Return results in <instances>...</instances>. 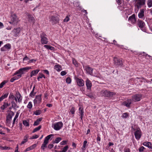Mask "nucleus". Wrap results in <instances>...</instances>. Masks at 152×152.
I'll return each instance as SVG.
<instances>
[{
  "label": "nucleus",
  "mask_w": 152,
  "mask_h": 152,
  "mask_svg": "<svg viewBox=\"0 0 152 152\" xmlns=\"http://www.w3.org/2000/svg\"><path fill=\"white\" fill-rule=\"evenodd\" d=\"M14 113L12 111H10L9 112L6 118V124L7 125L9 126L10 124L12 117L14 116Z\"/></svg>",
  "instance_id": "423d86ee"
},
{
  "label": "nucleus",
  "mask_w": 152,
  "mask_h": 152,
  "mask_svg": "<svg viewBox=\"0 0 152 152\" xmlns=\"http://www.w3.org/2000/svg\"><path fill=\"white\" fill-rule=\"evenodd\" d=\"M41 95H39L36 96L35 98L34 102V104H39L41 102Z\"/></svg>",
  "instance_id": "9b49d317"
},
{
  "label": "nucleus",
  "mask_w": 152,
  "mask_h": 152,
  "mask_svg": "<svg viewBox=\"0 0 152 152\" xmlns=\"http://www.w3.org/2000/svg\"><path fill=\"white\" fill-rule=\"evenodd\" d=\"M128 19L129 20H131V22H135L136 21L134 14H133L131 16L129 17Z\"/></svg>",
  "instance_id": "b1692460"
},
{
  "label": "nucleus",
  "mask_w": 152,
  "mask_h": 152,
  "mask_svg": "<svg viewBox=\"0 0 152 152\" xmlns=\"http://www.w3.org/2000/svg\"><path fill=\"white\" fill-rule=\"evenodd\" d=\"M87 142V141L85 140L83 142V145L82 147V149L83 150L85 148Z\"/></svg>",
  "instance_id": "c03bdc74"
},
{
  "label": "nucleus",
  "mask_w": 152,
  "mask_h": 152,
  "mask_svg": "<svg viewBox=\"0 0 152 152\" xmlns=\"http://www.w3.org/2000/svg\"><path fill=\"white\" fill-rule=\"evenodd\" d=\"M41 38V42L42 44H47L48 41L47 38V35L44 33H42L40 35Z\"/></svg>",
  "instance_id": "39448f33"
},
{
  "label": "nucleus",
  "mask_w": 152,
  "mask_h": 152,
  "mask_svg": "<svg viewBox=\"0 0 152 152\" xmlns=\"http://www.w3.org/2000/svg\"><path fill=\"white\" fill-rule=\"evenodd\" d=\"M69 20V18L68 16H66V18L64 19V22H68Z\"/></svg>",
  "instance_id": "8fccbe9b"
},
{
  "label": "nucleus",
  "mask_w": 152,
  "mask_h": 152,
  "mask_svg": "<svg viewBox=\"0 0 152 152\" xmlns=\"http://www.w3.org/2000/svg\"><path fill=\"white\" fill-rule=\"evenodd\" d=\"M66 141H63L61 142L60 143L61 145H64L66 144Z\"/></svg>",
  "instance_id": "052dcab7"
},
{
  "label": "nucleus",
  "mask_w": 152,
  "mask_h": 152,
  "mask_svg": "<svg viewBox=\"0 0 152 152\" xmlns=\"http://www.w3.org/2000/svg\"><path fill=\"white\" fill-rule=\"evenodd\" d=\"M10 106V104L8 103L4 102L3 105H2L1 108L2 110H4L6 108Z\"/></svg>",
  "instance_id": "5701e85b"
},
{
  "label": "nucleus",
  "mask_w": 152,
  "mask_h": 152,
  "mask_svg": "<svg viewBox=\"0 0 152 152\" xmlns=\"http://www.w3.org/2000/svg\"><path fill=\"white\" fill-rule=\"evenodd\" d=\"M87 96H88L90 98L93 99L94 98V96L93 95L91 94H87L86 95Z\"/></svg>",
  "instance_id": "680f3d73"
},
{
  "label": "nucleus",
  "mask_w": 152,
  "mask_h": 152,
  "mask_svg": "<svg viewBox=\"0 0 152 152\" xmlns=\"http://www.w3.org/2000/svg\"><path fill=\"white\" fill-rule=\"evenodd\" d=\"M144 148L143 146L141 147L139 149V151L142 152L143 151Z\"/></svg>",
  "instance_id": "13d9d810"
},
{
  "label": "nucleus",
  "mask_w": 152,
  "mask_h": 152,
  "mask_svg": "<svg viewBox=\"0 0 152 152\" xmlns=\"http://www.w3.org/2000/svg\"><path fill=\"white\" fill-rule=\"evenodd\" d=\"M36 61V60H34V59H31V60H29L28 61V63H31L33 62L34 61Z\"/></svg>",
  "instance_id": "69168bd1"
},
{
  "label": "nucleus",
  "mask_w": 152,
  "mask_h": 152,
  "mask_svg": "<svg viewBox=\"0 0 152 152\" xmlns=\"http://www.w3.org/2000/svg\"><path fill=\"white\" fill-rule=\"evenodd\" d=\"M7 81L5 80L2 82L0 84V88H1L3 87L4 85L5 84L7 83Z\"/></svg>",
  "instance_id": "79ce46f5"
},
{
  "label": "nucleus",
  "mask_w": 152,
  "mask_h": 152,
  "mask_svg": "<svg viewBox=\"0 0 152 152\" xmlns=\"http://www.w3.org/2000/svg\"><path fill=\"white\" fill-rule=\"evenodd\" d=\"M11 46L9 44H7L4 45V47L1 48V50L2 51H7L11 48Z\"/></svg>",
  "instance_id": "f8f14e48"
},
{
  "label": "nucleus",
  "mask_w": 152,
  "mask_h": 152,
  "mask_svg": "<svg viewBox=\"0 0 152 152\" xmlns=\"http://www.w3.org/2000/svg\"><path fill=\"white\" fill-rule=\"evenodd\" d=\"M128 116V115L127 113H124L122 115V117L124 118H126Z\"/></svg>",
  "instance_id": "3c124183"
},
{
  "label": "nucleus",
  "mask_w": 152,
  "mask_h": 152,
  "mask_svg": "<svg viewBox=\"0 0 152 152\" xmlns=\"http://www.w3.org/2000/svg\"><path fill=\"white\" fill-rule=\"evenodd\" d=\"M13 31L16 34H17L20 33V28L14 29Z\"/></svg>",
  "instance_id": "e433bc0d"
},
{
  "label": "nucleus",
  "mask_w": 152,
  "mask_h": 152,
  "mask_svg": "<svg viewBox=\"0 0 152 152\" xmlns=\"http://www.w3.org/2000/svg\"><path fill=\"white\" fill-rule=\"evenodd\" d=\"M116 1L118 5L121 4V0H116Z\"/></svg>",
  "instance_id": "338daca9"
},
{
  "label": "nucleus",
  "mask_w": 152,
  "mask_h": 152,
  "mask_svg": "<svg viewBox=\"0 0 152 152\" xmlns=\"http://www.w3.org/2000/svg\"><path fill=\"white\" fill-rule=\"evenodd\" d=\"M75 108L74 107H72L70 110V112L72 114H74L75 113Z\"/></svg>",
  "instance_id": "09e8293b"
},
{
  "label": "nucleus",
  "mask_w": 152,
  "mask_h": 152,
  "mask_svg": "<svg viewBox=\"0 0 152 152\" xmlns=\"http://www.w3.org/2000/svg\"><path fill=\"white\" fill-rule=\"evenodd\" d=\"M147 4L148 7H152V0H148Z\"/></svg>",
  "instance_id": "473e14b6"
},
{
  "label": "nucleus",
  "mask_w": 152,
  "mask_h": 152,
  "mask_svg": "<svg viewBox=\"0 0 152 152\" xmlns=\"http://www.w3.org/2000/svg\"><path fill=\"white\" fill-rule=\"evenodd\" d=\"M39 137V136L37 135H35L33 136H32V137L30 139H36L38 138Z\"/></svg>",
  "instance_id": "603ef678"
},
{
  "label": "nucleus",
  "mask_w": 152,
  "mask_h": 152,
  "mask_svg": "<svg viewBox=\"0 0 152 152\" xmlns=\"http://www.w3.org/2000/svg\"><path fill=\"white\" fill-rule=\"evenodd\" d=\"M85 69L86 70V72L88 74L91 75L92 74L93 69L91 68L89 66H86L85 68Z\"/></svg>",
  "instance_id": "ddd939ff"
},
{
  "label": "nucleus",
  "mask_w": 152,
  "mask_h": 152,
  "mask_svg": "<svg viewBox=\"0 0 152 152\" xmlns=\"http://www.w3.org/2000/svg\"><path fill=\"white\" fill-rule=\"evenodd\" d=\"M44 47L48 50H53L54 48L49 45H44Z\"/></svg>",
  "instance_id": "2f4dec72"
},
{
  "label": "nucleus",
  "mask_w": 152,
  "mask_h": 152,
  "mask_svg": "<svg viewBox=\"0 0 152 152\" xmlns=\"http://www.w3.org/2000/svg\"><path fill=\"white\" fill-rule=\"evenodd\" d=\"M135 1V6L137 9H139L142 6L145 5L146 0H134Z\"/></svg>",
  "instance_id": "f257e3e1"
},
{
  "label": "nucleus",
  "mask_w": 152,
  "mask_h": 152,
  "mask_svg": "<svg viewBox=\"0 0 152 152\" xmlns=\"http://www.w3.org/2000/svg\"><path fill=\"white\" fill-rule=\"evenodd\" d=\"M41 113V110H36L34 114L37 115H40Z\"/></svg>",
  "instance_id": "58836bf2"
},
{
  "label": "nucleus",
  "mask_w": 152,
  "mask_h": 152,
  "mask_svg": "<svg viewBox=\"0 0 152 152\" xmlns=\"http://www.w3.org/2000/svg\"><path fill=\"white\" fill-rule=\"evenodd\" d=\"M18 74H22V72L21 71H19V70L18 71H17L16 72H15V74L14 75H16Z\"/></svg>",
  "instance_id": "0e129e2a"
},
{
  "label": "nucleus",
  "mask_w": 152,
  "mask_h": 152,
  "mask_svg": "<svg viewBox=\"0 0 152 152\" xmlns=\"http://www.w3.org/2000/svg\"><path fill=\"white\" fill-rule=\"evenodd\" d=\"M142 97V95L141 94H135L132 96V100L134 102L139 101Z\"/></svg>",
  "instance_id": "0eeeda50"
},
{
  "label": "nucleus",
  "mask_w": 152,
  "mask_h": 152,
  "mask_svg": "<svg viewBox=\"0 0 152 152\" xmlns=\"http://www.w3.org/2000/svg\"><path fill=\"white\" fill-rule=\"evenodd\" d=\"M137 24L139 27L140 28H143L145 25L144 22L140 20H137Z\"/></svg>",
  "instance_id": "4468645a"
},
{
  "label": "nucleus",
  "mask_w": 152,
  "mask_h": 152,
  "mask_svg": "<svg viewBox=\"0 0 152 152\" xmlns=\"http://www.w3.org/2000/svg\"><path fill=\"white\" fill-rule=\"evenodd\" d=\"M72 62H73V64L74 65H75L77 67L78 66V64L77 63V61L75 60V59L73 58Z\"/></svg>",
  "instance_id": "a18cd8bd"
},
{
  "label": "nucleus",
  "mask_w": 152,
  "mask_h": 152,
  "mask_svg": "<svg viewBox=\"0 0 152 152\" xmlns=\"http://www.w3.org/2000/svg\"><path fill=\"white\" fill-rule=\"evenodd\" d=\"M86 85L88 89H90L92 86V83L91 81L87 79L86 81Z\"/></svg>",
  "instance_id": "f3484780"
},
{
  "label": "nucleus",
  "mask_w": 152,
  "mask_h": 152,
  "mask_svg": "<svg viewBox=\"0 0 152 152\" xmlns=\"http://www.w3.org/2000/svg\"><path fill=\"white\" fill-rule=\"evenodd\" d=\"M39 123L36 120V121L34 122V126H37L39 124Z\"/></svg>",
  "instance_id": "bf43d9fd"
},
{
  "label": "nucleus",
  "mask_w": 152,
  "mask_h": 152,
  "mask_svg": "<svg viewBox=\"0 0 152 152\" xmlns=\"http://www.w3.org/2000/svg\"><path fill=\"white\" fill-rule=\"evenodd\" d=\"M35 88V86H34L33 89V90L30 94V96L31 97H33V96H34L36 94V93L34 92V89Z\"/></svg>",
  "instance_id": "72a5a7b5"
},
{
  "label": "nucleus",
  "mask_w": 152,
  "mask_h": 152,
  "mask_svg": "<svg viewBox=\"0 0 152 152\" xmlns=\"http://www.w3.org/2000/svg\"><path fill=\"white\" fill-rule=\"evenodd\" d=\"M124 152H130V150L129 148H125L124 149Z\"/></svg>",
  "instance_id": "5fc2aeb1"
},
{
  "label": "nucleus",
  "mask_w": 152,
  "mask_h": 152,
  "mask_svg": "<svg viewBox=\"0 0 152 152\" xmlns=\"http://www.w3.org/2000/svg\"><path fill=\"white\" fill-rule=\"evenodd\" d=\"M16 97L18 99V101L19 102H20L22 100L21 96L19 92H18L16 93Z\"/></svg>",
  "instance_id": "412c9836"
},
{
  "label": "nucleus",
  "mask_w": 152,
  "mask_h": 152,
  "mask_svg": "<svg viewBox=\"0 0 152 152\" xmlns=\"http://www.w3.org/2000/svg\"><path fill=\"white\" fill-rule=\"evenodd\" d=\"M77 85L80 86H82L84 85V81L81 79L78 78L77 79Z\"/></svg>",
  "instance_id": "dca6fc26"
},
{
  "label": "nucleus",
  "mask_w": 152,
  "mask_h": 152,
  "mask_svg": "<svg viewBox=\"0 0 152 152\" xmlns=\"http://www.w3.org/2000/svg\"><path fill=\"white\" fill-rule=\"evenodd\" d=\"M11 148L9 147H7L6 146H4V150H8V149H10Z\"/></svg>",
  "instance_id": "e2e57ef3"
},
{
  "label": "nucleus",
  "mask_w": 152,
  "mask_h": 152,
  "mask_svg": "<svg viewBox=\"0 0 152 152\" xmlns=\"http://www.w3.org/2000/svg\"><path fill=\"white\" fill-rule=\"evenodd\" d=\"M68 148V146L67 145H66L64 147L62 150L63 151V152H66Z\"/></svg>",
  "instance_id": "49530a36"
},
{
  "label": "nucleus",
  "mask_w": 152,
  "mask_h": 152,
  "mask_svg": "<svg viewBox=\"0 0 152 152\" xmlns=\"http://www.w3.org/2000/svg\"><path fill=\"white\" fill-rule=\"evenodd\" d=\"M23 124L26 126H29V123L28 121L26 120H24L23 122Z\"/></svg>",
  "instance_id": "c9c22d12"
},
{
  "label": "nucleus",
  "mask_w": 152,
  "mask_h": 152,
  "mask_svg": "<svg viewBox=\"0 0 152 152\" xmlns=\"http://www.w3.org/2000/svg\"><path fill=\"white\" fill-rule=\"evenodd\" d=\"M54 69L58 72L61 71L62 70L61 67L58 65L55 66Z\"/></svg>",
  "instance_id": "c85d7f7f"
},
{
  "label": "nucleus",
  "mask_w": 152,
  "mask_h": 152,
  "mask_svg": "<svg viewBox=\"0 0 152 152\" xmlns=\"http://www.w3.org/2000/svg\"><path fill=\"white\" fill-rule=\"evenodd\" d=\"M66 72L65 71H63L61 72V74L62 76H64L66 75Z\"/></svg>",
  "instance_id": "6e6d98bb"
},
{
  "label": "nucleus",
  "mask_w": 152,
  "mask_h": 152,
  "mask_svg": "<svg viewBox=\"0 0 152 152\" xmlns=\"http://www.w3.org/2000/svg\"><path fill=\"white\" fill-rule=\"evenodd\" d=\"M12 106L13 107L15 108L16 106V104L14 102H12Z\"/></svg>",
  "instance_id": "4d7b16f0"
},
{
  "label": "nucleus",
  "mask_w": 152,
  "mask_h": 152,
  "mask_svg": "<svg viewBox=\"0 0 152 152\" xmlns=\"http://www.w3.org/2000/svg\"><path fill=\"white\" fill-rule=\"evenodd\" d=\"M79 110L80 111L79 113H80V115H81L80 118H81V120H82L83 117L84 115L83 114L84 112L83 111V108H81V107H80L79 108Z\"/></svg>",
  "instance_id": "c756f323"
},
{
  "label": "nucleus",
  "mask_w": 152,
  "mask_h": 152,
  "mask_svg": "<svg viewBox=\"0 0 152 152\" xmlns=\"http://www.w3.org/2000/svg\"><path fill=\"white\" fill-rule=\"evenodd\" d=\"M135 138L137 140H139L142 135V132L140 128H138L134 132Z\"/></svg>",
  "instance_id": "6e6552de"
},
{
  "label": "nucleus",
  "mask_w": 152,
  "mask_h": 152,
  "mask_svg": "<svg viewBox=\"0 0 152 152\" xmlns=\"http://www.w3.org/2000/svg\"><path fill=\"white\" fill-rule=\"evenodd\" d=\"M39 69H36L35 70H33L31 71L30 74V77H32L33 76L36 75L39 72Z\"/></svg>",
  "instance_id": "4be33fe9"
},
{
  "label": "nucleus",
  "mask_w": 152,
  "mask_h": 152,
  "mask_svg": "<svg viewBox=\"0 0 152 152\" xmlns=\"http://www.w3.org/2000/svg\"><path fill=\"white\" fill-rule=\"evenodd\" d=\"M103 96L107 97H110L115 94V93L109 91L105 90H102L101 92Z\"/></svg>",
  "instance_id": "20e7f679"
},
{
  "label": "nucleus",
  "mask_w": 152,
  "mask_h": 152,
  "mask_svg": "<svg viewBox=\"0 0 152 152\" xmlns=\"http://www.w3.org/2000/svg\"><path fill=\"white\" fill-rule=\"evenodd\" d=\"M144 10L143 9L140 10V12L138 14V17L140 18H142L144 16Z\"/></svg>",
  "instance_id": "6ab92c4d"
},
{
  "label": "nucleus",
  "mask_w": 152,
  "mask_h": 152,
  "mask_svg": "<svg viewBox=\"0 0 152 152\" xmlns=\"http://www.w3.org/2000/svg\"><path fill=\"white\" fill-rule=\"evenodd\" d=\"M31 67H23L19 69V71H21L22 72V74H23V71H26L31 69Z\"/></svg>",
  "instance_id": "bb28decb"
},
{
  "label": "nucleus",
  "mask_w": 152,
  "mask_h": 152,
  "mask_svg": "<svg viewBox=\"0 0 152 152\" xmlns=\"http://www.w3.org/2000/svg\"><path fill=\"white\" fill-rule=\"evenodd\" d=\"M71 82V79L69 77H67L66 80V82L68 83H70Z\"/></svg>",
  "instance_id": "de8ad7c7"
},
{
  "label": "nucleus",
  "mask_w": 152,
  "mask_h": 152,
  "mask_svg": "<svg viewBox=\"0 0 152 152\" xmlns=\"http://www.w3.org/2000/svg\"><path fill=\"white\" fill-rule=\"evenodd\" d=\"M11 21L12 22H18L19 20L18 18L17 17L16 15L15 14H13L11 15Z\"/></svg>",
  "instance_id": "2eb2a0df"
},
{
  "label": "nucleus",
  "mask_w": 152,
  "mask_h": 152,
  "mask_svg": "<svg viewBox=\"0 0 152 152\" xmlns=\"http://www.w3.org/2000/svg\"><path fill=\"white\" fill-rule=\"evenodd\" d=\"M36 145L35 144H34L28 148H26V150L24 151L25 152H26L27 151H30V150L33 149H34L36 147Z\"/></svg>",
  "instance_id": "cd10ccee"
},
{
  "label": "nucleus",
  "mask_w": 152,
  "mask_h": 152,
  "mask_svg": "<svg viewBox=\"0 0 152 152\" xmlns=\"http://www.w3.org/2000/svg\"><path fill=\"white\" fill-rule=\"evenodd\" d=\"M29 59V58H28L26 56L25 57L23 58V61L28 60Z\"/></svg>",
  "instance_id": "774afa93"
},
{
  "label": "nucleus",
  "mask_w": 152,
  "mask_h": 152,
  "mask_svg": "<svg viewBox=\"0 0 152 152\" xmlns=\"http://www.w3.org/2000/svg\"><path fill=\"white\" fill-rule=\"evenodd\" d=\"M53 147V144H50L48 145V148L50 149Z\"/></svg>",
  "instance_id": "864d4df0"
},
{
  "label": "nucleus",
  "mask_w": 152,
  "mask_h": 152,
  "mask_svg": "<svg viewBox=\"0 0 152 152\" xmlns=\"http://www.w3.org/2000/svg\"><path fill=\"white\" fill-rule=\"evenodd\" d=\"M114 61L115 65L118 66H122L123 65L122 61L120 59H119L117 58H114Z\"/></svg>",
  "instance_id": "9d476101"
},
{
  "label": "nucleus",
  "mask_w": 152,
  "mask_h": 152,
  "mask_svg": "<svg viewBox=\"0 0 152 152\" xmlns=\"http://www.w3.org/2000/svg\"><path fill=\"white\" fill-rule=\"evenodd\" d=\"M132 100L131 99H128L127 101L124 102L123 104L126 107H129L130 104L132 103Z\"/></svg>",
  "instance_id": "a211bd4d"
},
{
  "label": "nucleus",
  "mask_w": 152,
  "mask_h": 152,
  "mask_svg": "<svg viewBox=\"0 0 152 152\" xmlns=\"http://www.w3.org/2000/svg\"><path fill=\"white\" fill-rule=\"evenodd\" d=\"M28 136L27 135H26L24 137V139L23 141H22L21 143V145L24 144L25 142L27 141L28 138Z\"/></svg>",
  "instance_id": "7c9ffc66"
},
{
  "label": "nucleus",
  "mask_w": 152,
  "mask_h": 152,
  "mask_svg": "<svg viewBox=\"0 0 152 152\" xmlns=\"http://www.w3.org/2000/svg\"><path fill=\"white\" fill-rule=\"evenodd\" d=\"M19 115V113H17L13 119V122L12 123L13 124H14L15 123V121L16 119L18 118Z\"/></svg>",
  "instance_id": "a19ab883"
},
{
  "label": "nucleus",
  "mask_w": 152,
  "mask_h": 152,
  "mask_svg": "<svg viewBox=\"0 0 152 152\" xmlns=\"http://www.w3.org/2000/svg\"><path fill=\"white\" fill-rule=\"evenodd\" d=\"M41 126L40 125L37 127L35 128L33 131L32 133H34L39 131L41 128Z\"/></svg>",
  "instance_id": "f704fd0d"
},
{
  "label": "nucleus",
  "mask_w": 152,
  "mask_h": 152,
  "mask_svg": "<svg viewBox=\"0 0 152 152\" xmlns=\"http://www.w3.org/2000/svg\"><path fill=\"white\" fill-rule=\"evenodd\" d=\"M61 140V137H58L56 138L55 140V142L57 143H58Z\"/></svg>",
  "instance_id": "ea45409f"
},
{
  "label": "nucleus",
  "mask_w": 152,
  "mask_h": 152,
  "mask_svg": "<svg viewBox=\"0 0 152 152\" xmlns=\"http://www.w3.org/2000/svg\"><path fill=\"white\" fill-rule=\"evenodd\" d=\"M17 77L15 76L14 77H13L10 80V81L11 82H13L15 80H17L18 79V77L20 78L21 77V75H18L17 76Z\"/></svg>",
  "instance_id": "a878e982"
},
{
  "label": "nucleus",
  "mask_w": 152,
  "mask_h": 152,
  "mask_svg": "<svg viewBox=\"0 0 152 152\" xmlns=\"http://www.w3.org/2000/svg\"><path fill=\"white\" fill-rule=\"evenodd\" d=\"M53 136V134H51L48 135L45 137L43 143L41 147V149L44 150H45V148L47 147V144L48 143L49 140L50 139L51 137Z\"/></svg>",
  "instance_id": "f03ea898"
},
{
  "label": "nucleus",
  "mask_w": 152,
  "mask_h": 152,
  "mask_svg": "<svg viewBox=\"0 0 152 152\" xmlns=\"http://www.w3.org/2000/svg\"><path fill=\"white\" fill-rule=\"evenodd\" d=\"M143 145L144 146L148 147V148H152L151 147V144L150 142H145L143 143Z\"/></svg>",
  "instance_id": "393cba45"
},
{
  "label": "nucleus",
  "mask_w": 152,
  "mask_h": 152,
  "mask_svg": "<svg viewBox=\"0 0 152 152\" xmlns=\"http://www.w3.org/2000/svg\"><path fill=\"white\" fill-rule=\"evenodd\" d=\"M28 21L29 22H32L33 23H34L35 21V19L34 17L31 15L28 14Z\"/></svg>",
  "instance_id": "aec40b11"
},
{
  "label": "nucleus",
  "mask_w": 152,
  "mask_h": 152,
  "mask_svg": "<svg viewBox=\"0 0 152 152\" xmlns=\"http://www.w3.org/2000/svg\"><path fill=\"white\" fill-rule=\"evenodd\" d=\"M42 77H44V78H45V76L43 74L39 73V75L37 77V79L38 80H39V79L40 78H42Z\"/></svg>",
  "instance_id": "4c0bfd02"
},
{
  "label": "nucleus",
  "mask_w": 152,
  "mask_h": 152,
  "mask_svg": "<svg viewBox=\"0 0 152 152\" xmlns=\"http://www.w3.org/2000/svg\"><path fill=\"white\" fill-rule=\"evenodd\" d=\"M32 107V105L31 102H30L28 103L27 106V107L28 108L31 109Z\"/></svg>",
  "instance_id": "37998d69"
},
{
  "label": "nucleus",
  "mask_w": 152,
  "mask_h": 152,
  "mask_svg": "<svg viewBox=\"0 0 152 152\" xmlns=\"http://www.w3.org/2000/svg\"><path fill=\"white\" fill-rule=\"evenodd\" d=\"M50 20L53 24L57 23L59 21L58 18L55 16H51L50 17Z\"/></svg>",
  "instance_id": "1a4fd4ad"
},
{
  "label": "nucleus",
  "mask_w": 152,
  "mask_h": 152,
  "mask_svg": "<svg viewBox=\"0 0 152 152\" xmlns=\"http://www.w3.org/2000/svg\"><path fill=\"white\" fill-rule=\"evenodd\" d=\"M63 124L62 122L60 121L52 124V127L56 131L60 130L63 127Z\"/></svg>",
  "instance_id": "7ed1b4c3"
}]
</instances>
